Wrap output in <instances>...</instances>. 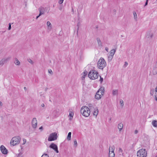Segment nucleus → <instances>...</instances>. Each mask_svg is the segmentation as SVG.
<instances>
[{"label":"nucleus","mask_w":157,"mask_h":157,"mask_svg":"<svg viewBox=\"0 0 157 157\" xmlns=\"http://www.w3.org/2000/svg\"><path fill=\"white\" fill-rule=\"evenodd\" d=\"M80 111L82 115L85 117H88L90 113V109L88 107L86 106H82Z\"/></svg>","instance_id":"obj_1"},{"label":"nucleus","mask_w":157,"mask_h":157,"mask_svg":"<svg viewBox=\"0 0 157 157\" xmlns=\"http://www.w3.org/2000/svg\"><path fill=\"white\" fill-rule=\"evenodd\" d=\"M88 76L91 79H95L98 78V73L95 70H91L89 73Z\"/></svg>","instance_id":"obj_2"},{"label":"nucleus","mask_w":157,"mask_h":157,"mask_svg":"<svg viewBox=\"0 0 157 157\" xmlns=\"http://www.w3.org/2000/svg\"><path fill=\"white\" fill-rule=\"evenodd\" d=\"M106 62L104 59L103 58H101L98 63V68L103 69L106 66Z\"/></svg>","instance_id":"obj_3"},{"label":"nucleus","mask_w":157,"mask_h":157,"mask_svg":"<svg viewBox=\"0 0 157 157\" xmlns=\"http://www.w3.org/2000/svg\"><path fill=\"white\" fill-rule=\"evenodd\" d=\"M20 137L19 136H17L12 138L10 143L11 145L14 146L19 144L20 143Z\"/></svg>","instance_id":"obj_4"},{"label":"nucleus","mask_w":157,"mask_h":157,"mask_svg":"<svg viewBox=\"0 0 157 157\" xmlns=\"http://www.w3.org/2000/svg\"><path fill=\"white\" fill-rule=\"evenodd\" d=\"M137 155L139 157H146L147 155L146 150L143 148L140 149L137 152Z\"/></svg>","instance_id":"obj_5"},{"label":"nucleus","mask_w":157,"mask_h":157,"mask_svg":"<svg viewBox=\"0 0 157 157\" xmlns=\"http://www.w3.org/2000/svg\"><path fill=\"white\" fill-rule=\"evenodd\" d=\"M58 137L57 134L56 132L52 133L50 134L48 138V140L49 141L55 140L57 139Z\"/></svg>","instance_id":"obj_6"},{"label":"nucleus","mask_w":157,"mask_h":157,"mask_svg":"<svg viewBox=\"0 0 157 157\" xmlns=\"http://www.w3.org/2000/svg\"><path fill=\"white\" fill-rule=\"evenodd\" d=\"M104 90V89H102L101 88L97 91L95 95V98H96V99H99L101 98V95L99 94H98V93L100 92V91H101V94H102V93H104V91L103 90Z\"/></svg>","instance_id":"obj_7"},{"label":"nucleus","mask_w":157,"mask_h":157,"mask_svg":"<svg viewBox=\"0 0 157 157\" xmlns=\"http://www.w3.org/2000/svg\"><path fill=\"white\" fill-rule=\"evenodd\" d=\"M49 147L54 150L56 153L59 152L57 145L54 143H52L49 146Z\"/></svg>","instance_id":"obj_8"},{"label":"nucleus","mask_w":157,"mask_h":157,"mask_svg":"<svg viewBox=\"0 0 157 157\" xmlns=\"http://www.w3.org/2000/svg\"><path fill=\"white\" fill-rule=\"evenodd\" d=\"M32 126L33 128H36L37 122L36 119V118H33L32 121Z\"/></svg>","instance_id":"obj_9"},{"label":"nucleus","mask_w":157,"mask_h":157,"mask_svg":"<svg viewBox=\"0 0 157 157\" xmlns=\"http://www.w3.org/2000/svg\"><path fill=\"white\" fill-rule=\"evenodd\" d=\"M0 150L2 154H7L8 151L6 149L3 145H1L0 146Z\"/></svg>","instance_id":"obj_10"},{"label":"nucleus","mask_w":157,"mask_h":157,"mask_svg":"<svg viewBox=\"0 0 157 157\" xmlns=\"http://www.w3.org/2000/svg\"><path fill=\"white\" fill-rule=\"evenodd\" d=\"M114 148H112V151H110V148H109V157H114L115 154L114 152Z\"/></svg>","instance_id":"obj_11"},{"label":"nucleus","mask_w":157,"mask_h":157,"mask_svg":"<svg viewBox=\"0 0 157 157\" xmlns=\"http://www.w3.org/2000/svg\"><path fill=\"white\" fill-rule=\"evenodd\" d=\"M38 10L40 12L39 16H41L44 13L45 9L43 7L41 6L38 9Z\"/></svg>","instance_id":"obj_12"},{"label":"nucleus","mask_w":157,"mask_h":157,"mask_svg":"<svg viewBox=\"0 0 157 157\" xmlns=\"http://www.w3.org/2000/svg\"><path fill=\"white\" fill-rule=\"evenodd\" d=\"M98 113V110L97 107H95L94 109L93 114L94 116H97Z\"/></svg>","instance_id":"obj_13"},{"label":"nucleus","mask_w":157,"mask_h":157,"mask_svg":"<svg viewBox=\"0 0 157 157\" xmlns=\"http://www.w3.org/2000/svg\"><path fill=\"white\" fill-rule=\"evenodd\" d=\"M154 75H156L157 73V65H155L154 67L153 70L152 71Z\"/></svg>","instance_id":"obj_14"},{"label":"nucleus","mask_w":157,"mask_h":157,"mask_svg":"<svg viewBox=\"0 0 157 157\" xmlns=\"http://www.w3.org/2000/svg\"><path fill=\"white\" fill-rule=\"evenodd\" d=\"M8 60L7 59H2L0 61V65L1 66H2L4 64V63L6 61H7Z\"/></svg>","instance_id":"obj_15"},{"label":"nucleus","mask_w":157,"mask_h":157,"mask_svg":"<svg viewBox=\"0 0 157 157\" xmlns=\"http://www.w3.org/2000/svg\"><path fill=\"white\" fill-rule=\"evenodd\" d=\"M123 127V124L121 123H120L118 125V128L119 129V131H121V130H122Z\"/></svg>","instance_id":"obj_16"},{"label":"nucleus","mask_w":157,"mask_h":157,"mask_svg":"<svg viewBox=\"0 0 157 157\" xmlns=\"http://www.w3.org/2000/svg\"><path fill=\"white\" fill-rule=\"evenodd\" d=\"M115 52L116 49H113L111 50L110 52L109 55H110V56H113L114 54L115 53Z\"/></svg>","instance_id":"obj_17"},{"label":"nucleus","mask_w":157,"mask_h":157,"mask_svg":"<svg viewBox=\"0 0 157 157\" xmlns=\"http://www.w3.org/2000/svg\"><path fill=\"white\" fill-rule=\"evenodd\" d=\"M152 124L155 127H157V121L153 120L152 122Z\"/></svg>","instance_id":"obj_18"},{"label":"nucleus","mask_w":157,"mask_h":157,"mask_svg":"<svg viewBox=\"0 0 157 157\" xmlns=\"http://www.w3.org/2000/svg\"><path fill=\"white\" fill-rule=\"evenodd\" d=\"M47 24L48 27V29L49 30H51L52 28V25L50 21H48Z\"/></svg>","instance_id":"obj_19"},{"label":"nucleus","mask_w":157,"mask_h":157,"mask_svg":"<svg viewBox=\"0 0 157 157\" xmlns=\"http://www.w3.org/2000/svg\"><path fill=\"white\" fill-rule=\"evenodd\" d=\"M74 115V113L73 112L71 111L69 113V116L70 117L69 119L70 120H71L72 119V118Z\"/></svg>","instance_id":"obj_20"},{"label":"nucleus","mask_w":157,"mask_h":157,"mask_svg":"<svg viewBox=\"0 0 157 157\" xmlns=\"http://www.w3.org/2000/svg\"><path fill=\"white\" fill-rule=\"evenodd\" d=\"M97 40L99 46H102V43H101L100 38H97Z\"/></svg>","instance_id":"obj_21"},{"label":"nucleus","mask_w":157,"mask_h":157,"mask_svg":"<svg viewBox=\"0 0 157 157\" xmlns=\"http://www.w3.org/2000/svg\"><path fill=\"white\" fill-rule=\"evenodd\" d=\"M118 90H113V93H112L113 95V96H114L116 94H118Z\"/></svg>","instance_id":"obj_22"},{"label":"nucleus","mask_w":157,"mask_h":157,"mask_svg":"<svg viewBox=\"0 0 157 157\" xmlns=\"http://www.w3.org/2000/svg\"><path fill=\"white\" fill-rule=\"evenodd\" d=\"M71 132H69L68 134V135H67V139L68 140H70L71 139Z\"/></svg>","instance_id":"obj_23"},{"label":"nucleus","mask_w":157,"mask_h":157,"mask_svg":"<svg viewBox=\"0 0 157 157\" xmlns=\"http://www.w3.org/2000/svg\"><path fill=\"white\" fill-rule=\"evenodd\" d=\"M87 72L86 71H84L83 72V76L82 77V79L83 80L85 78V77L87 75Z\"/></svg>","instance_id":"obj_24"},{"label":"nucleus","mask_w":157,"mask_h":157,"mask_svg":"<svg viewBox=\"0 0 157 157\" xmlns=\"http://www.w3.org/2000/svg\"><path fill=\"white\" fill-rule=\"evenodd\" d=\"M15 60L16 61L14 62L15 64L17 65H19L20 64V62L17 58H16Z\"/></svg>","instance_id":"obj_25"},{"label":"nucleus","mask_w":157,"mask_h":157,"mask_svg":"<svg viewBox=\"0 0 157 157\" xmlns=\"http://www.w3.org/2000/svg\"><path fill=\"white\" fill-rule=\"evenodd\" d=\"M133 13L134 19L136 20V19L137 18V16L136 13L135 12H134Z\"/></svg>","instance_id":"obj_26"},{"label":"nucleus","mask_w":157,"mask_h":157,"mask_svg":"<svg viewBox=\"0 0 157 157\" xmlns=\"http://www.w3.org/2000/svg\"><path fill=\"white\" fill-rule=\"evenodd\" d=\"M113 56H110V55H109V56H108V60L109 61H110L113 58Z\"/></svg>","instance_id":"obj_27"},{"label":"nucleus","mask_w":157,"mask_h":157,"mask_svg":"<svg viewBox=\"0 0 157 157\" xmlns=\"http://www.w3.org/2000/svg\"><path fill=\"white\" fill-rule=\"evenodd\" d=\"M120 103L121 104V105L122 106H124V102L121 99L120 100Z\"/></svg>","instance_id":"obj_28"},{"label":"nucleus","mask_w":157,"mask_h":157,"mask_svg":"<svg viewBox=\"0 0 157 157\" xmlns=\"http://www.w3.org/2000/svg\"><path fill=\"white\" fill-rule=\"evenodd\" d=\"M78 24H77V26H78L77 32H78V28H79V27L80 25V23L79 21V20L78 19Z\"/></svg>","instance_id":"obj_29"},{"label":"nucleus","mask_w":157,"mask_h":157,"mask_svg":"<svg viewBox=\"0 0 157 157\" xmlns=\"http://www.w3.org/2000/svg\"><path fill=\"white\" fill-rule=\"evenodd\" d=\"M22 153L20 152L19 154H18L17 157H23L22 156Z\"/></svg>","instance_id":"obj_30"},{"label":"nucleus","mask_w":157,"mask_h":157,"mask_svg":"<svg viewBox=\"0 0 157 157\" xmlns=\"http://www.w3.org/2000/svg\"><path fill=\"white\" fill-rule=\"evenodd\" d=\"M41 157H49L48 155L46 154H44L42 155Z\"/></svg>","instance_id":"obj_31"},{"label":"nucleus","mask_w":157,"mask_h":157,"mask_svg":"<svg viewBox=\"0 0 157 157\" xmlns=\"http://www.w3.org/2000/svg\"><path fill=\"white\" fill-rule=\"evenodd\" d=\"M88 106L89 107V108H90V110H91L93 108V107L92 106V104H89L88 105Z\"/></svg>","instance_id":"obj_32"},{"label":"nucleus","mask_w":157,"mask_h":157,"mask_svg":"<svg viewBox=\"0 0 157 157\" xmlns=\"http://www.w3.org/2000/svg\"><path fill=\"white\" fill-rule=\"evenodd\" d=\"M48 72L50 74L52 75H53V73L52 70L50 69L48 70Z\"/></svg>","instance_id":"obj_33"},{"label":"nucleus","mask_w":157,"mask_h":157,"mask_svg":"<svg viewBox=\"0 0 157 157\" xmlns=\"http://www.w3.org/2000/svg\"><path fill=\"white\" fill-rule=\"evenodd\" d=\"M74 145L75 146V147H76L77 145V143L76 140H74Z\"/></svg>","instance_id":"obj_34"},{"label":"nucleus","mask_w":157,"mask_h":157,"mask_svg":"<svg viewBox=\"0 0 157 157\" xmlns=\"http://www.w3.org/2000/svg\"><path fill=\"white\" fill-rule=\"evenodd\" d=\"M154 90H151L150 92L151 94L152 95L154 94Z\"/></svg>","instance_id":"obj_35"},{"label":"nucleus","mask_w":157,"mask_h":157,"mask_svg":"<svg viewBox=\"0 0 157 157\" xmlns=\"http://www.w3.org/2000/svg\"><path fill=\"white\" fill-rule=\"evenodd\" d=\"M11 29V24L10 23L9 24V27L8 29L9 30H10Z\"/></svg>","instance_id":"obj_36"},{"label":"nucleus","mask_w":157,"mask_h":157,"mask_svg":"<svg viewBox=\"0 0 157 157\" xmlns=\"http://www.w3.org/2000/svg\"><path fill=\"white\" fill-rule=\"evenodd\" d=\"M63 0H59L58 2L59 4H62L63 2Z\"/></svg>","instance_id":"obj_37"},{"label":"nucleus","mask_w":157,"mask_h":157,"mask_svg":"<svg viewBox=\"0 0 157 157\" xmlns=\"http://www.w3.org/2000/svg\"><path fill=\"white\" fill-rule=\"evenodd\" d=\"M100 81L101 83L103 82V78H102L101 77V76H100Z\"/></svg>","instance_id":"obj_38"},{"label":"nucleus","mask_w":157,"mask_h":157,"mask_svg":"<svg viewBox=\"0 0 157 157\" xmlns=\"http://www.w3.org/2000/svg\"><path fill=\"white\" fill-rule=\"evenodd\" d=\"M128 65V63L127 62H124V67H126V66H127Z\"/></svg>","instance_id":"obj_39"},{"label":"nucleus","mask_w":157,"mask_h":157,"mask_svg":"<svg viewBox=\"0 0 157 157\" xmlns=\"http://www.w3.org/2000/svg\"><path fill=\"white\" fill-rule=\"evenodd\" d=\"M119 152H121L122 153V150L121 148H119Z\"/></svg>","instance_id":"obj_40"},{"label":"nucleus","mask_w":157,"mask_h":157,"mask_svg":"<svg viewBox=\"0 0 157 157\" xmlns=\"http://www.w3.org/2000/svg\"><path fill=\"white\" fill-rule=\"evenodd\" d=\"M148 1V0H146V1L145 3L144 6H146L147 5Z\"/></svg>","instance_id":"obj_41"},{"label":"nucleus","mask_w":157,"mask_h":157,"mask_svg":"<svg viewBox=\"0 0 157 157\" xmlns=\"http://www.w3.org/2000/svg\"><path fill=\"white\" fill-rule=\"evenodd\" d=\"M28 61L29 62L31 63H33V62L32 61V60H31V59H29V60H28Z\"/></svg>","instance_id":"obj_42"},{"label":"nucleus","mask_w":157,"mask_h":157,"mask_svg":"<svg viewBox=\"0 0 157 157\" xmlns=\"http://www.w3.org/2000/svg\"><path fill=\"white\" fill-rule=\"evenodd\" d=\"M138 133V131L137 130H135V133L136 134Z\"/></svg>","instance_id":"obj_43"},{"label":"nucleus","mask_w":157,"mask_h":157,"mask_svg":"<svg viewBox=\"0 0 157 157\" xmlns=\"http://www.w3.org/2000/svg\"><path fill=\"white\" fill-rule=\"evenodd\" d=\"M105 50L107 51V52H108V50H109V49L108 48H107V47H106L105 48Z\"/></svg>","instance_id":"obj_44"},{"label":"nucleus","mask_w":157,"mask_h":157,"mask_svg":"<svg viewBox=\"0 0 157 157\" xmlns=\"http://www.w3.org/2000/svg\"><path fill=\"white\" fill-rule=\"evenodd\" d=\"M155 99L156 100V101H157V94H156V95H155Z\"/></svg>","instance_id":"obj_45"},{"label":"nucleus","mask_w":157,"mask_h":157,"mask_svg":"<svg viewBox=\"0 0 157 157\" xmlns=\"http://www.w3.org/2000/svg\"><path fill=\"white\" fill-rule=\"evenodd\" d=\"M41 106L42 107H44V103H42L41 105Z\"/></svg>","instance_id":"obj_46"},{"label":"nucleus","mask_w":157,"mask_h":157,"mask_svg":"<svg viewBox=\"0 0 157 157\" xmlns=\"http://www.w3.org/2000/svg\"><path fill=\"white\" fill-rule=\"evenodd\" d=\"M43 129V127L42 126H41L40 127V128H39V129H40V130H42Z\"/></svg>","instance_id":"obj_47"},{"label":"nucleus","mask_w":157,"mask_h":157,"mask_svg":"<svg viewBox=\"0 0 157 157\" xmlns=\"http://www.w3.org/2000/svg\"><path fill=\"white\" fill-rule=\"evenodd\" d=\"M40 16H39V15L37 16L36 17V19H37L38 18L40 17Z\"/></svg>","instance_id":"obj_48"},{"label":"nucleus","mask_w":157,"mask_h":157,"mask_svg":"<svg viewBox=\"0 0 157 157\" xmlns=\"http://www.w3.org/2000/svg\"><path fill=\"white\" fill-rule=\"evenodd\" d=\"M24 89L25 90H27V88H26V87H24Z\"/></svg>","instance_id":"obj_49"},{"label":"nucleus","mask_w":157,"mask_h":157,"mask_svg":"<svg viewBox=\"0 0 157 157\" xmlns=\"http://www.w3.org/2000/svg\"><path fill=\"white\" fill-rule=\"evenodd\" d=\"M155 91L156 92H157V86H156V87L155 88Z\"/></svg>","instance_id":"obj_50"},{"label":"nucleus","mask_w":157,"mask_h":157,"mask_svg":"<svg viewBox=\"0 0 157 157\" xmlns=\"http://www.w3.org/2000/svg\"><path fill=\"white\" fill-rule=\"evenodd\" d=\"M0 105H1V106L2 105V103L1 101H0Z\"/></svg>","instance_id":"obj_51"},{"label":"nucleus","mask_w":157,"mask_h":157,"mask_svg":"<svg viewBox=\"0 0 157 157\" xmlns=\"http://www.w3.org/2000/svg\"><path fill=\"white\" fill-rule=\"evenodd\" d=\"M153 34H151V36H150V37H151V38H152V36H153Z\"/></svg>","instance_id":"obj_52"},{"label":"nucleus","mask_w":157,"mask_h":157,"mask_svg":"<svg viewBox=\"0 0 157 157\" xmlns=\"http://www.w3.org/2000/svg\"><path fill=\"white\" fill-rule=\"evenodd\" d=\"M48 88H46L45 89V91H46L47 90H48Z\"/></svg>","instance_id":"obj_53"},{"label":"nucleus","mask_w":157,"mask_h":157,"mask_svg":"<svg viewBox=\"0 0 157 157\" xmlns=\"http://www.w3.org/2000/svg\"><path fill=\"white\" fill-rule=\"evenodd\" d=\"M72 11L74 13V10L73 8L72 9Z\"/></svg>","instance_id":"obj_54"},{"label":"nucleus","mask_w":157,"mask_h":157,"mask_svg":"<svg viewBox=\"0 0 157 157\" xmlns=\"http://www.w3.org/2000/svg\"><path fill=\"white\" fill-rule=\"evenodd\" d=\"M110 147V151H112V148H113V147H112L111 148L110 147Z\"/></svg>","instance_id":"obj_55"},{"label":"nucleus","mask_w":157,"mask_h":157,"mask_svg":"<svg viewBox=\"0 0 157 157\" xmlns=\"http://www.w3.org/2000/svg\"><path fill=\"white\" fill-rule=\"evenodd\" d=\"M113 11H114V12H115V11H116V10H113Z\"/></svg>","instance_id":"obj_56"},{"label":"nucleus","mask_w":157,"mask_h":157,"mask_svg":"<svg viewBox=\"0 0 157 157\" xmlns=\"http://www.w3.org/2000/svg\"><path fill=\"white\" fill-rule=\"evenodd\" d=\"M25 142H26V141L25 140V142H24V144L25 143Z\"/></svg>","instance_id":"obj_57"},{"label":"nucleus","mask_w":157,"mask_h":157,"mask_svg":"<svg viewBox=\"0 0 157 157\" xmlns=\"http://www.w3.org/2000/svg\"><path fill=\"white\" fill-rule=\"evenodd\" d=\"M155 157H157V156H155Z\"/></svg>","instance_id":"obj_58"}]
</instances>
